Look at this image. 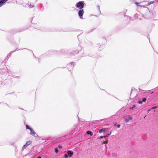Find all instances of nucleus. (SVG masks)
Returning <instances> with one entry per match:
<instances>
[{
	"mask_svg": "<svg viewBox=\"0 0 158 158\" xmlns=\"http://www.w3.org/2000/svg\"><path fill=\"white\" fill-rule=\"evenodd\" d=\"M138 93L137 90L135 89H132L131 91L130 95V98H133L135 97L137 95Z\"/></svg>",
	"mask_w": 158,
	"mask_h": 158,
	"instance_id": "obj_1",
	"label": "nucleus"
},
{
	"mask_svg": "<svg viewBox=\"0 0 158 158\" xmlns=\"http://www.w3.org/2000/svg\"><path fill=\"white\" fill-rule=\"evenodd\" d=\"M84 6V4L82 2H77L76 4V6L77 8L81 9L83 8Z\"/></svg>",
	"mask_w": 158,
	"mask_h": 158,
	"instance_id": "obj_2",
	"label": "nucleus"
},
{
	"mask_svg": "<svg viewBox=\"0 0 158 158\" xmlns=\"http://www.w3.org/2000/svg\"><path fill=\"white\" fill-rule=\"evenodd\" d=\"M84 13V11L83 9H80L78 12V15H79L80 18L81 19H83V15Z\"/></svg>",
	"mask_w": 158,
	"mask_h": 158,
	"instance_id": "obj_3",
	"label": "nucleus"
},
{
	"mask_svg": "<svg viewBox=\"0 0 158 158\" xmlns=\"http://www.w3.org/2000/svg\"><path fill=\"white\" fill-rule=\"evenodd\" d=\"M31 143H32V141H31L30 140L27 141L26 142V143L23 146V148H25L26 147H27V146H28V145L31 144Z\"/></svg>",
	"mask_w": 158,
	"mask_h": 158,
	"instance_id": "obj_4",
	"label": "nucleus"
},
{
	"mask_svg": "<svg viewBox=\"0 0 158 158\" xmlns=\"http://www.w3.org/2000/svg\"><path fill=\"white\" fill-rule=\"evenodd\" d=\"M8 0H1L0 1V7H1Z\"/></svg>",
	"mask_w": 158,
	"mask_h": 158,
	"instance_id": "obj_5",
	"label": "nucleus"
},
{
	"mask_svg": "<svg viewBox=\"0 0 158 158\" xmlns=\"http://www.w3.org/2000/svg\"><path fill=\"white\" fill-rule=\"evenodd\" d=\"M147 99L146 98H144L142 99V101H139L138 102V103L139 104H142L143 102H145L146 101Z\"/></svg>",
	"mask_w": 158,
	"mask_h": 158,
	"instance_id": "obj_6",
	"label": "nucleus"
},
{
	"mask_svg": "<svg viewBox=\"0 0 158 158\" xmlns=\"http://www.w3.org/2000/svg\"><path fill=\"white\" fill-rule=\"evenodd\" d=\"M67 153L69 157L72 156L73 154V152L69 151H68Z\"/></svg>",
	"mask_w": 158,
	"mask_h": 158,
	"instance_id": "obj_7",
	"label": "nucleus"
},
{
	"mask_svg": "<svg viewBox=\"0 0 158 158\" xmlns=\"http://www.w3.org/2000/svg\"><path fill=\"white\" fill-rule=\"evenodd\" d=\"M31 131V134L32 135H34L35 134V131H33L32 129L30 130Z\"/></svg>",
	"mask_w": 158,
	"mask_h": 158,
	"instance_id": "obj_8",
	"label": "nucleus"
},
{
	"mask_svg": "<svg viewBox=\"0 0 158 158\" xmlns=\"http://www.w3.org/2000/svg\"><path fill=\"white\" fill-rule=\"evenodd\" d=\"M105 131V129H102L99 130V132L100 133H101L102 132Z\"/></svg>",
	"mask_w": 158,
	"mask_h": 158,
	"instance_id": "obj_9",
	"label": "nucleus"
},
{
	"mask_svg": "<svg viewBox=\"0 0 158 158\" xmlns=\"http://www.w3.org/2000/svg\"><path fill=\"white\" fill-rule=\"evenodd\" d=\"M154 1H151L150 2L148 3V5H150L152 4L153 3H154Z\"/></svg>",
	"mask_w": 158,
	"mask_h": 158,
	"instance_id": "obj_10",
	"label": "nucleus"
},
{
	"mask_svg": "<svg viewBox=\"0 0 158 158\" xmlns=\"http://www.w3.org/2000/svg\"><path fill=\"white\" fill-rule=\"evenodd\" d=\"M55 152L56 153L58 152V150L57 148H56L55 149Z\"/></svg>",
	"mask_w": 158,
	"mask_h": 158,
	"instance_id": "obj_11",
	"label": "nucleus"
},
{
	"mask_svg": "<svg viewBox=\"0 0 158 158\" xmlns=\"http://www.w3.org/2000/svg\"><path fill=\"white\" fill-rule=\"evenodd\" d=\"M26 129H29L30 130H31V128H30V127H29L28 126V125H26Z\"/></svg>",
	"mask_w": 158,
	"mask_h": 158,
	"instance_id": "obj_12",
	"label": "nucleus"
},
{
	"mask_svg": "<svg viewBox=\"0 0 158 158\" xmlns=\"http://www.w3.org/2000/svg\"><path fill=\"white\" fill-rule=\"evenodd\" d=\"M124 120L127 123H128L129 122V120H128V118H125L124 119Z\"/></svg>",
	"mask_w": 158,
	"mask_h": 158,
	"instance_id": "obj_13",
	"label": "nucleus"
},
{
	"mask_svg": "<svg viewBox=\"0 0 158 158\" xmlns=\"http://www.w3.org/2000/svg\"><path fill=\"white\" fill-rule=\"evenodd\" d=\"M128 120H129H129H131L132 119V117H131V116H129V117H128Z\"/></svg>",
	"mask_w": 158,
	"mask_h": 158,
	"instance_id": "obj_14",
	"label": "nucleus"
},
{
	"mask_svg": "<svg viewBox=\"0 0 158 158\" xmlns=\"http://www.w3.org/2000/svg\"><path fill=\"white\" fill-rule=\"evenodd\" d=\"M135 107V105H133L132 107H131L130 108V109H132L133 108H134Z\"/></svg>",
	"mask_w": 158,
	"mask_h": 158,
	"instance_id": "obj_15",
	"label": "nucleus"
},
{
	"mask_svg": "<svg viewBox=\"0 0 158 158\" xmlns=\"http://www.w3.org/2000/svg\"><path fill=\"white\" fill-rule=\"evenodd\" d=\"M108 143V141H106L103 142L102 144H107Z\"/></svg>",
	"mask_w": 158,
	"mask_h": 158,
	"instance_id": "obj_16",
	"label": "nucleus"
},
{
	"mask_svg": "<svg viewBox=\"0 0 158 158\" xmlns=\"http://www.w3.org/2000/svg\"><path fill=\"white\" fill-rule=\"evenodd\" d=\"M115 126H116L118 128H119L120 127V124L115 125Z\"/></svg>",
	"mask_w": 158,
	"mask_h": 158,
	"instance_id": "obj_17",
	"label": "nucleus"
},
{
	"mask_svg": "<svg viewBox=\"0 0 158 158\" xmlns=\"http://www.w3.org/2000/svg\"><path fill=\"white\" fill-rule=\"evenodd\" d=\"M89 135H93V133L89 131Z\"/></svg>",
	"mask_w": 158,
	"mask_h": 158,
	"instance_id": "obj_18",
	"label": "nucleus"
},
{
	"mask_svg": "<svg viewBox=\"0 0 158 158\" xmlns=\"http://www.w3.org/2000/svg\"><path fill=\"white\" fill-rule=\"evenodd\" d=\"M64 156L65 158H67L68 157V156L67 155V154H65L64 155Z\"/></svg>",
	"mask_w": 158,
	"mask_h": 158,
	"instance_id": "obj_19",
	"label": "nucleus"
},
{
	"mask_svg": "<svg viewBox=\"0 0 158 158\" xmlns=\"http://www.w3.org/2000/svg\"><path fill=\"white\" fill-rule=\"evenodd\" d=\"M104 138H105V137H106V136H100V139H101V138H104Z\"/></svg>",
	"mask_w": 158,
	"mask_h": 158,
	"instance_id": "obj_20",
	"label": "nucleus"
},
{
	"mask_svg": "<svg viewBox=\"0 0 158 158\" xmlns=\"http://www.w3.org/2000/svg\"><path fill=\"white\" fill-rule=\"evenodd\" d=\"M157 108V107L156 106H154V107H152L151 109H155V108Z\"/></svg>",
	"mask_w": 158,
	"mask_h": 158,
	"instance_id": "obj_21",
	"label": "nucleus"
},
{
	"mask_svg": "<svg viewBox=\"0 0 158 158\" xmlns=\"http://www.w3.org/2000/svg\"><path fill=\"white\" fill-rule=\"evenodd\" d=\"M135 4L136 5H138L139 4V3H137V2H135Z\"/></svg>",
	"mask_w": 158,
	"mask_h": 158,
	"instance_id": "obj_22",
	"label": "nucleus"
},
{
	"mask_svg": "<svg viewBox=\"0 0 158 158\" xmlns=\"http://www.w3.org/2000/svg\"><path fill=\"white\" fill-rule=\"evenodd\" d=\"M86 133L87 134L89 135V131H87Z\"/></svg>",
	"mask_w": 158,
	"mask_h": 158,
	"instance_id": "obj_23",
	"label": "nucleus"
},
{
	"mask_svg": "<svg viewBox=\"0 0 158 158\" xmlns=\"http://www.w3.org/2000/svg\"><path fill=\"white\" fill-rule=\"evenodd\" d=\"M137 15H138V14H136L135 15V16H136Z\"/></svg>",
	"mask_w": 158,
	"mask_h": 158,
	"instance_id": "obj_24",
	"label": "nucleus"
},
{
	"mask_svg": "<svg viewBox=\"0 0 158 158\" xmlns=\"http://www.w3.org/2000/svg\"><path fill=\"white\" fill-rule=\"evenodd\" d=\"M109 134H107V135H106L105 136H106V137H107V136H109Z\"/></svg>",
	"mask_w": 158,
	"mask_h": 158,
	"instance_id": "obj_25",
	"label": "nucleus"
},
{
	"mask_svg": "<svg viewBox=\"0 0 158 158\" xmlns=\"http://www.w3.org/2000/svg\"><path fill=\"white\" fill-rule=\"evenodd\" d=\"M150 109H149V110H148L147 111H148H148H150Z\"/></svg>",
	"mask_w": 158,
	"mask_h": 158,
	"instance_id": "obj_26",
	"label": "nucleus"
},
{
	"mask_svg": "<svg viewBox=\"0 0 158 158\" xmlns=\"http://www.w3.org/2000/svg\"><path fill=\"white\" fill-rule=\"evenodd\" d=\"M37 158H41V157L39 156V157H38Z\"/></svg>",
	"mask_w": 158,
	"mask_h": 158,
	"instance_id": "obj_27",
	"label": "nucleus"
},
{
	"mask_svg": "<svg viewBox=\"0 0 158 158\" xmlns=\"http://www.w3.org/2000/svg\"><path fill=\"white\" fill-rule=\"evenodd\" d=\"M59 147V148H61V147L60 146V147Z\"/></svg>",
	"mask_w": 158,
	"mask_h": 158,
	"instance_id": "obj_28",
	"label": "nucleus"
}]
</instances>
